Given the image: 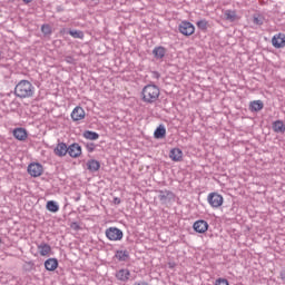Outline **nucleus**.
I'll return each mask as SVG.
<instances>
[{
	"label": "nucleus",
	"instance_id": "nucleus-21",
	"mask_svg": "<svg viewBox=\"0 0 285 285\" xmlns=\"http://www.w3.org/2000/svg\"><path fill=\"white\" fill-rule=\"evenodd\" d=\"M166 138V126L160 124L154 131V139H165Z\"/></svg>",
	"mask_w": 285,
	"mask_h": 285
},
{
	"label": "nucleus",
	"instance_id": "nucleus-24",
	"mask_svg": "<svg viewBox=\"0 0 285 285\" xmlns=\"http://www.w3.org/2000/svg\"><path fill=\"white\" fill-rule=\"evenodd\" d=\"M82 137L89 141H97V139H99V134L92 130H85Z\"/></svg>",
	"mask_w": 285,
	"mask_h": 285
},
{
	"label": "nucleus",
	"instance_id": "nucleus-32",
	"mask_svg": "<svg viewBox=\"0 0 285 285\" xmlns=\"http://www.w3.org/2000/svg\"><path fill=\"white\" fill-rule=\"evenodd\" d=\"M41 32L45 33L46 36L52 35V27L50 24H42L41 26Z\"/></svg>",
	"mask_w": 285,
	"mask_h": 285
},
{
	"label": "nucleus",
	"instance_id": "nucleus-17",
	"mask_svg": "<svg viewBox=\"0 0 285 285\" xmlns=\"http://www.w3.org/2000/svg\"><path fill=\"white\" fill-rule=\"evenodd\" d=\"M169 158L171 161H181L184 159V151L180 148H173L169 151Z\"/></svg>",
	"mask_w": 285,
	"mask_h": 285
},
{
	"label": "nucleus",
	"instance_id": "nucleus-43",
	"mask_svg": "<svg viewBox=\"0 0 285 285\" xmlns=\"http://www.w3.org/2000/svg\"><path fill=\"white\" fill-rule=\"evenodd\" d=\"M76 202H79V197L76 199Z\"/></svg>",
	"mask_w": 285,
	"mask_h": 285
},
{
	"label": "nucleus",
	"instance_id": "nucleus-9",
	"mask_svg": "<svg viewBox=\"0 0 285 285\" xmlns=\"http://www.w3.org/2000/svg\"><path fill=\"white\" fill-rule=\"evenodd\" d=\"M193 228H194L195 233H199L200 235H204V233H206V230H208L209 225H208V222H206L204 219H199L194 223Z\"/></svg>",
	"mask_w": 285,
	"mask_h": 285
},
{
	"label": "nucleus",
	"instance_id": "nucleus-27",
	"mask_svg": "<svg viewBox=\"0 0 285 285\" xmlns=\"http://www.w3.org/2000/svg\"><path fill=\"white\" fill-rule=\"evenodd\" d=\"M36 265L35 262L32 261H26L24 264L22 265V271H24V273H32V271H36Z\"/></svg>",
	"mask_w": 285,
	"mask_h": 285
},
{
	"label": "nucleus",
	"instance_id": "nucleus-13",
	"mask_svg": "<svg viewBox=\"0 0 285 285\" xmlns=\"http://www.w3.org/2000/svg\"><path fill=\"white\" fill-rule=\"evenodd\" d=\"M86 118V111L80 107L77 106L71 112L72 121H81V119Z\"/></svg>",
	"mask_w": 285,
	"mask_h": 285
},
{
	"label": "nucleus",
	"instance_id": "nucleus-36",
	"mask_svg": "<svg viewBox=\"0 0 285 285\" xmlns=\"http://www.w3.org/2000/svg\"><path fill=\"white\" fill-rule=\"evenodd\" d=\"M114 204H115L116 206H119V204H121V198L115 197V198H114Z\"/></svg>",
	"mask_w": 285,
	"mask_h": 285
},
{
	"label": "nucleus",
	"instance_id": "nucleus-33",
	"mask_svg": "<svg viewBox=\"0 0 285 285\" xmlns=\"http://www.w3.org/2000/svg\"><path fill=\"white\" fill-rule=\"evenodd\" d=\"M214 285H230V283H228V279L219 277L215 281Z\"/></svg>",
	"mask_w": 285,
	"mask_h": 285
},
{
	"label": "nucleus",
	"instance_id": "nucleus-29",
	"mask_svg": "<svg viewBox=\"0 0 285 285\" xmlns=\"http://www.w3.org/2000/svg\"><path fill=\"white\" fill-rule=\"evenodd\" d=\"M196 26H197L198 30H202L203 32H206L208 30V22L206 19L198 20L196 22Z\"/></svg>",
	"mask_w": 285,
	"mask_h": 285
},
{
	"label": "nucleus",
	"instance_id": "nucleus-11",
	"mask_svg": "<svg viewBox=\"0 0 285 285\" xmlns=\"http://www.w3.org/2000/svg\"><path fill=\"white\" fill-rule=\"evenodd\" d=\"M166 52H168V49L164 46H158L153 49L154 59L157 61H161L164 57H166Z\"/></svg>",
	"mask_w": 285,
	"mask_h": 285
},
{
	"label": "nucleus",
	"instance_id": "nucleus-15",
	"mask_svg": "<svg viewBox=\"0 0 285 285\" xmlns=\"http://www.w3.org/2000/svg\"><path fill=\"white\" fill-rule=\"evenodd\" d=\"M118 262H128L130 259V252L128 249H117L114 256Z\"/></svg>",
	"mask_w": 285,
	"mask_h": 285
},
{
	"label": "nucleus",
	"instance_id": "nucleus-18",
	"mask_svg": "<svg viewBox=\"0 0 285 285\" xmlns=\"http://www.w3.org/2000/svg\"><path fill=\"white\" fill-rule=\"evenodd\" d=\"M86 166L89 173H97L101 168V163H99L97 159H89Z\"/></svg>",
	"mask_w": 285,
	"mask_h": 285
},
{
	"label": "nucleus",
	"instance_id": "nucleus-35",
	"mask_svg": "<svg viewBox=\"0 0 285 285\" xmlns=\"http://www.w3.org/2000/svg\"><path fill=\"white\" fill-rule=\"evenodd\" d=\"M60 35H70V30L62 28L60 29Z\"/></svg>",
	"mask_w": 285,
	"mask_h": 285
},
{
	"label": "nucleus",
	"instance_id": "nucleus-19",
	"mask_svg": "<svg viewBox=\"0 0 285 285\" xmlns=\"http://www.w3.org/2000/svg\"><path fill=\"white\" fill-rule=\"evenodd\" d=\"M46 271L53 272L56 268H59V259L48 258L45 261Z\"/></svg>",
	"mask_w": 285,
	"mask_h": 285
},
{
	"label": "nucleus",
	"instance_id": "nucleus-38",
	"mask_svg": "<svg viewBox=\"0 0 285 285\" xmlns=\"http://www.w3.org/2000/svg\"><path fill=\"white\" fill-rule=\"evenodd\" d=\"M281 279L285 282V268L281 271Z\"/></svg>",
	"mask_w": 285,
	"mask_h": 285
},
{
	"label": "nucleus",
	"instance_id": "nucleus-23",
	"mask_svg": "<svg viewBox=\"0 0 285 285\" xmlns=\"http://www.w3.org/2000/svg\"><path fill=\"white\" fill-rule=\"evenodd\" d=\"M38 250L41 257H46V255H49V253L52 250V247L48 243H41L38 245Z\"/></svg>",
	"mask_w": 285,
	"mask_h": 285
},
{
	"label": "nucleus",
	"instance_id": "nucleus-12",
	"mask_svg": "<svg viewBox=\"0 0 285 285\" xmlns=\"http://www.w3.org/2000/svg\"><path fill=\"white\" fill-rule=\"evenodd\" d=\"M53 153L57 157H66L68 155V145L66 142H58Z\"/></svg>",
	"mask_w": 285,
	"mask_h": 285
},
{
	"label": "nucleus",
	"instance_id": "nucleus-37",
	"mask_svg": "<svg viewBox=\"0 0 285 285\" xmlns=\"http://www.w3.org/2000/svg\"><path fill=\"white\" fill-rule=\"evenodd\" d=\"M167 266H168V268H175V266H177V263H175V262H169V263H167Z\"/></svg>",
	"mask_w": 285,
	"mask_h": 285
},
{
	"label": "nucleus",
	"instance_id": "nucleus-4",
	"mask_svg": "<svg viewBox=\"0 0 285 285\" xmlns=\"http://www.w3.org/2000/svg\"><path fill=\"white\" fill-rule=\"evenodd\" d=\"M207 202L212 208H220V206L224 204V196L217 191H213L208 194Z\"/></svg>",
	"mask_w": 285,
	"mask_h": 285
},
{
	"label": "nucleus",
	"instance_id": "nucleus-22",
	"mask_svg": "<svg viewBox=\"0 0 285 285\" xmlns=\"http://www.w3.org/2000/svg\"><path fill=\"white\" fill-rule=\"evenodd\" d=\"M272 129L274 130V132H278L281 135H284L285 132V125H284V121L282 120H275L273 124H272Z\"/></svg>",
	"mask_w": 285,
	"mask_h": 285
},
{
	"label": "nucleus",
	"instance_id": "nucleus-26",
	"mask_svg": "<svg viewBox=\"0 0 285 285\" xmlns=\"http://www.w3.org/2000/svg\"><path fill=\"white\" fill-rule=\"evenodd\" d=\"M46 208L49 210V213H59V204H57L55 200H48Z\"/></svg>",
	"mask_w": 285,
	"mask_h": 285
},
{
	"label": "nucleus",
	"instance_id": "nucleus-1",
	"mask_svg": "<svg viewBox=\"0 0 285 285\" xmlns=\"http://www.w3.org/2000/svg\"><path fill=\"white\" fill-rule=\"evenodd\" d=\"M16 97L28 99L35 95V86L28 80H20L14 88Z\"/></svg>",
	"mask_w": 285,
	"mask_h": 285
},
{
	"label": "nucleus",
	"instance_id": "nucleus-25",
	"mask_svg": "<svg viewBox=\"0 0 285 285\" xmlns=\"http://www.w3.org/2000/svg\"><path fill=\"white\" fill-rule=\"evenodd\" d=\"M224 18L226 19V21H230L233 23L234 21H237V11L225 10Z\"/></svg>",
	"mask_w": 285,
	"mask_h": 285
},
{
	"label": "nucleus",
	"instance_id": "nucleus-39",
	"mask_svg": "<svg viewBox=\"0 0 285 285\" xmlns=\"http://www.w3.org/2000/svg\"><path fill=\"white\" fill-rule=\"evenodd\" d=\"M153 76L155 77V79H159V77H161V75L159 73V71H154Z\"/></svg>",
	"mask_w": 285,
	"mask_h": 285
},
{
	"label": "nucleus",
	"instance_id": "nucleus-8",
	"mask_svg": "<svg viewBox=\"0 0 285 285\" xmlns=\"http://www.w3.org/2000/svg\"><path fill=\"white\" fill-rule=\"evenodd\" d=\"M81 153L82 150L78 142H72L68 146L67 155H69V157H72V159L81 157Z\"/></svg>",
	"mask_w": 285,
	"mask_h": 285
},
{
	"label": "nucleus",
	"instance_id": "nucleus-30",
	"mask_svg": "<svg viewBox=\"0 0 285 285\" xmlns=\"http://www.w3.org/2000/svg\"><path fill=\"white\" fill-rule=\"evenodd\" d=\"M253 23H255V26H264V16L254 14L253 16Z\"/></svg>",
	"mask_w": 285,
	"mask_h": 285
},
{
	"label": "nucleus",
	"instance_id": "nucleus-16",
	"mask_svg": "<svg viewBox=\"0 0 285 285\" xmlns=\"http://www.w3.org/2000/svg\"><path fill=\"white\" fill-rule=\"evenodd\" d=\"M116 279H118V282H128V279H130V269L122 268L116 272Z\"/></svg>",
	"mask_w": 285,
	"mask_h": 285
},
{
	"label": "nucleus",
	"instance_id": "nucleus-20",
	"mask_svg": "<svg viewBox=\"0 0 285 285\" xmlns=\"http://www.w3.org/2000/svg\"><path fill=\"white\" fill-rule=\"evenodd\" d=\"M248 109L250 112H259V110H264V101L253 100L249 102Z\"/></svg>",
	"mask_w": 285,
	"mask_h": 285
},
{
	"label": "nucleus",
	"instance_id": "nucleus-28",
	"mask_svg": "<svg viewBox=\"0 0 285 285\" xmlns=\"http://www.w3.org/2000/svg\"><path fill=\"white\" fill-rule=\"evenodd\" d=\"M69 35L73 39H83L85 37L83 31L77 29H69Z\"/></svg>",
	"mask_w": 285,
	"mask_h": 285
},
{
	"label": "nucleus",
	"instance_id": "nucleus-14",
	"mask_svg": "<svg viewBox=\"0 0 285 285\" xmlns=\"http://www.w3.org/2000/svg\"><path fill=\"white\" fill-rule=\"evenodd\" d=\"M13 137L18 139V141H26L28 139V130H26V128L18 127L13 129Z\"/></svg>",
	"mask_w": 285,
	"mask_h": 285
},
{
	"label": "nucleus",
	"instance_id": "nucleus-41",
	"mask_svg": "<svg viewBox=\"0 0 285 285\" xmlns=\"http://www.w3.org/2000/svg\"><path fill=\"white\" fill-rule=\"evenodd\" d=\"M56 10H57V12H63V7L62 6H58L57 8H56Z\"/></svg>",
	"mask_w": 285,
	"mask_h": 285
},
{
	"label": "nucleus",
	"instance_id": "nucleus-2",
	"mask_svg": "<svg viewBox=\"0 0 285 285\" xmlns=\"http://www.w3.org/2000/svg\"><path fill=\"white\" fill-rule=\"evenodd\" d=\"M160 90L156 85H146L142 88L141 96L145 104H155L159 99Z\"/></svg>",
	"mask_w": 285,
	"mask_h": 285
},
{
	"label": "nucleus",
	"instance_id": "nucleus-3",
	"mask_svg": "<svg viewBox=\"0 0 285 285\" xmlns=\"http://www.w3.org/2000/svg\"><path fill=\"white\" fill-rule=\"evenodd\" d=\"M105 235L109 242H121L124 239V232L117 227L107 228Z\"/></svg>",
	"mask_w": 285,
	"mask_h": 285
},
{
	"label": "nucleus",
	"instance_id": "nucleus-42",
	"mask_svg": "<svg viewBox=\"0 0 285 285\" xmlns=\"http://www.w3.org/2000/svg\"><path fill=\"white\" fill-rule=\"evenodd\" d=\"M23 3H26V6H28V3H32V0H22Z\"/></svg>",
	"mask_w": 285,
	"mask_h": 285
},
{
	"label": "nucleus",
	"instance_id": "nucleus-10",
	"mask_svg": "<svg viewBox=\"0 0 285 285\" xmlns=\"http://www.w3.org/2000/svg\"><path fill=\"white\" fill-rule=\"evenodd\" d=\"M272 46L274 48H284L285 47V35L284 33H277L272 38Z\"/></svg>",
	"mask_w": 285,
	"mask_h": 285
},
{
	"label": "nucleus",
	"instance_id": "nucleus-40",
	"mask_svg": "<svg viewBox=\"0 0 285 285\" xmlns=\"http://www.w3.org/2000/svg\"><path fill=\"white\" fill-rule=\"evenodd\" d=\"M66 61H67V63H72V61H75V59L69 56V57H67Z\"/></svg>",
	"mask_w": 285,
	"mask_h": 285
},
{
	"label": "nucleus",
	"instance_id": "nucleus-5",
	"mask_svg": "<svg viewBox=\"0 0 285 285\" xmlns=\"http://www.w3.org/2000/svg\"><path fill=\"white\" fill-rule=\"evenodd\" d=\"M178 30L180 35H184V37H190V35H195V24L189 21H181Z\"/></svg>",
	"mask_w": 285,
	"mask_h": 285
},
{
	"label": "nucleus",
	"instance_id": "nucleus-34",
	"mask_svg": "<svg viewBox=\"0 0 285 285\" xmlns=\"http://www.w3.org/2000/svg\"><path fill=\"white\" fill-rule=\"evenodd\" d=\"M70 228H72V230H81V226L77 222H72Z\"/></svg>",
	"mask_w": 285,
	"mask_h": 285
},
{
	"label": "nucleus",
	"instance_id": "nucleus-31",
	"mask_svg": "<svg viewBox=\"0 0 285 285\" xmlns=\"http://www.w3.org/2000/svg\"><path fill=\"white\" fill-rule=\"evenodd\" d=\"M81 144H83L85 148L87 149V153H95V149L97 148V145H95V142L81 141Z\"/></svg>",
	"mask_w": 285,
	"mask_h": 285
},
{
	"label": "nucleus",
	"instance_id": "nucleus-6",
	"mask_svg": "<svg viewBox=\"0 0 285 285\" xmlns=\"http://www.w3.org/2000/svg\"><path fill=\"white\" fill-rule=\"evenodd\" d=\"M27 170L31 177H41L43 175V165L40 163H31L28 165Z\"/></svg>",
	"mask_w": 285,
	"mask_h": 285
},
{
	"label": "nucleus",
	"instance_id": "nucleus-7",
	"mask_svg": "<svg viewBox=\"0 0 285 285\" xmlns=\"http://www.w3.org/2000/svg\"><path fill=\"white\" fill-rule=\"evenodd\" d=\"M158 199L160 204H170L173 199H175V193L165 189V190H158Z\"/></svg>",
	"mask_w": 285,
	"mask_h": 285
}]
</instances>
